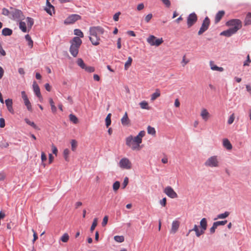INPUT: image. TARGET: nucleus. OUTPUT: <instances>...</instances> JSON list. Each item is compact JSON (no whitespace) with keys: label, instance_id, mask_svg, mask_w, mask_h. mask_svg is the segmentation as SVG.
<instances>
[{"label":"nucleus","instance_id":"0eeeda50","mask_svg":"<svg viewBox=\"0 0 251 251\" xmlns=\"http://www.w3.org/2000/svg\"><path fill=\"white\" fill-rule=\"evenodd\" d=\"M119 166L124 169H130L132 167V164L130 160L127 158H122L119 162Z\"/></svg>","mask_w":251,"mask_h":251},{"label":"nucleus","instance_id":"393cba45","mask_svg":"<svg viewBox=\"0 0 251 251\" xmlns=\"http://www.w3.org/2000/svg\"><path fill=\"white\" fill-rule=\"evenodd\" d=\"M194 231L196 232V236L197 237H200L201 235L203 234L202 231L201 230H199L198 226L197 225H195L194 227L192 229L189 230V232Z\"/></svg>","mask_w":251,"mask_h":251},{"label":"nucleus","instance_id":"7ed1b4c3","mask_svg":"<svg viewBox=\"0 0 251 251\" xmlns=\"http://www.w3.org/2000/svg\"><path fill=\"white\" fill-rule=\"evenodd\" d=\"M204 165L209 167H218L219 161L217 156H212L209 157L204 162Z\"/></svg>","mask_w":251,"mask_h":251},{"label":"nucleus","instance_id":"6ab92c4d","mask_svg":"<svg viewBox=\"0 0 251 251\" xmlns=\"http://www.w3.org/2000/svg\"><path fill=\"white\" fill-rule=\"evenodd\" d=\"M6 107L7 108L8 110L11 113H14V110L13 109L12 105L13 102L12 100L10 99H8L5 101Z\"/></svg>","mask_w":251,"mask_h":251},{"label":"nucleus","instance_id":"e433bc0d","mask_svg":"<svg viewBox=\"0 0 251 251\" xmlns=\"http://www.w3.org/2000/svg\"><path fill=\"white\" fill-rule=\"evenodd\" d=\"M70 151L68 149H65L63 151V156L66 161H69V155Z\"/></svg>","mask_w":251,"mask_h":251},{"label":"nucleus","instance_id":"20e7f679","mask_svg":"<svg viewBox=\"0 0 251 251\" xmlns=\"http://www.w3.org/2000/svg\"><path fill=\"white\" fill-rule=\"evenodd\" d=\"M10 18L19 21L23 19L24 15L21 10L11 7Z\"/></svg>","mask_w":251,"mask_h":251},{"label":"nucleus","instance_id":"de8ad7c7","mask_svg":"<svg viewBox=\"0 0 251 251\" xmlns=\"http://www.w3.org/2000/svg\"><path fill=\"white\" fill-rule=\"evenodd\" d=\"M41 160H42V163H43V165L44 167H45L46 165L44 163V162H45L47 160V158L46 155L44 151H42L41 152Z\"/></svg>","mask_w":251,"mask_h":251},{"label":"nucleus","instance_id":"412c9836","mask_svg":"<svg viewBox=\"0 0 251 251\" xmlns=\"http://www.w3.org/2000/svg\"><path fill=\"white\" fill-rule=\"evenodd\" d=\"M49 0H47V7L45 8V10L50 15H52V11L54 12V7L50 3Z\"/></svg>","mask_w":251,"mask_h":251},{"label":"nucleus","instance_id":"603ef678","mask_svg":"<svg viewBox=\"0 0 251 251\" xmlns=\"http://www.w3.org/2000/svg\"><path fill=\"white\" fill-rule=\"evenodd\" d=\"M2 14L5 16H10V10H8L5 8H3L2 10Z\"/></svg>","mask_w":251,"mask_h":251},{"label":"nucleus","instance_id":"3c124183","mask_svg":"<svg viewBox=\"0 0 251 251\" xmlns=\"http://www.w3.org/2000/svg\"><path fill=\"white\" fill-rule=\"evenodd\" d=\"M120 186V183L119 181H116L113 185V189L114 191H117Z\"/></svg>","mask_w":251,"mask_h":251},{"label":"nucleus","instance_id":"bf43d9fd","mask_svg":"<svg viewBox=\"0 0 251 251\" xmlns=\"http://www.w3.org/2000/svg\"><path fill=\"white\" fill-rule=\"evenodd\" d=\"M51 149L52 153L55 155H57L58 150L54 144L51 145Z\"/></svg>","mask_w":251,"mask_h":251},{"label":"nucleus","instance_id":"c9c22d12","mask_svg":"<svg viewBox=\"0 0 251 251\" xmlns=\"http://www.w3.org/2000/svg\"><path fill=\"white\" fill-rule=\"evenodd\" d=\"M229 212H228V211H226L225 213H222V214H219L218 216H217V219H225V218H226V217H227L229 215Z\"/></svg>","mask_w":251,"mask_h":251},{"label":"nucleus","instance_id":"423d86ee","mask_svg":"<svg viewBox=\"0 0 251 251\" xmlns=\"http://www.w3.org/2000/svg\"><path fill=\"white\" fill-rule=\"evenodd\" d=\"M147 42L151 46H159L163 43V40L162 38H157L153 35H150L147 39Z\"/></svg>","mask_w":251,"mask_h":251},{"label":"nucleus","instance_id":"7c9ffc66","mask_svg":"<svg viewBox=\"0 0 251 251\" xmlns=\"http://www.w3.org/2000/svg\"><path fill=\"white\" fill-rule=\"evenodd\" d=\"M245 25H249L251 24V13H249L245 19Z\"/></svg>","mask_w":251,"mask_h":251},{"label":"nucleus","instance_id":"4d7b16f0","mask_svg":"<svg viewBox=\"0 0 251 251\" xmlns=\"http://www.w3.org/2000/svg\"><path fill=\"white\" fill-rule=\"evenodd\" d=\"M189 62V59H186V55H184L183 56V59H182V60L181 61V64H182V66L183 67H184Z\"/></svg>","mask_w":251,"mask_h":251},{"label":"nucleus","instance_id":"0e129e2a","mask_svg":"<svg viewBox=\"0 0 251 251\" xmlns=\"http://www.w3.org/2000/svg\"><path fill=\"white\" fill-rule=\"evenodd\" d=\"M217 226L216 224L214 223L210 229V231L211 233H213L215 231V229L217 228Z\"/></svg>","mask_w":251,"mask_h":251},{"label":"nucleus","instance_id":"9d476101","mask_svg":"<svg viewBox=\"0 0 251 251\" xmlns=\"http://www.w3.org/2000/svg\"><path fill=\"white\" fill-rule=\"evenodd\" d=\"M81 16L77 14H72L69 16L64 21L65 24H72L75 22L76 21L80 20Z\"/></svg>","mask_w":251,"mask_h":251},{"label":"nucleus","instance_id":"a18cd8bd","mask_svg":"<svg viewBox=\"0 0 251 251\" xmlns=\"http://www.w3.org/2000/svg\"><path fill=\"white\" fill-rule=\"evenodd\" d=\"M26 41L28 42V45L31 47H33V41L29 35H26L25 36Z\"/></svg>","mask_w":251,"mask_h":251},{"label":"nucleus","instance_id":"49530a36","mask_svg":"<svg viewBox=\"0 0 251 251\" xmlns=\"http://www.w3.org/2000/svg\"><path fill=\"white\" fill-rule=\"evenodd\" d=\"M114 240L118 242L122 243L124 241V237L123 236H115Z\"/></svg>","mask_w":251,"mask_h":251},{"label":"nucleus","instance_id":"c85d7f7f","mask_svg":"<svg viewBox=\"0 0 251 251\" xmlns=\"http://www.w3.org/2000/svg\"><path fill=\"white\" fill-rule=\"evenodd\" d=\"M49 102L51 106V110L53 113H55L57 111V108L54 105V102L51 98L49 99Z\"/></svg>","mask_w":251,"mask_h":251},{"label":"nucleus","instance_id":"f03ea898","mask_svg":"<svg viewBox=\"0 0 251 251\" xmlns=\"http://www.w3.org/2000/svg\"><path fill=\"white\" fill-rule=\"evenodd\" d=\"M89 39L94 46L99 45L100 38L99 35H102L104 32V29L100 26L92 27L90 28Z\"/></svg>","mask_w":251,"mask_h":251},{"label":"nucleus","instance_id":"cd10ccee","mask_svg":"<svg viewBox=\"0 0 251 251\" xmlns=\"http://www.w3.org/2000/svg\"><path fill=\"white\" fill-rule=\"evenodd\" d=\"M12 34V30L8 28H4L2 30V34L4 36H10Z\"/></svg>","mask_w":251,"mask_h":251},{"label":"nucleus","instance_id":"c756f323","mask_svg":"<svg viewBox=\"0 0 251 251\" xmlns=\"http://www.w3.org/2000/svg\"><path fill=\"white\" fill-rule=\"evenodd\" d=\"M69 119L70 121L75 124H76L78 123V118L74 114H71L69 115Z\"/></svg>","mask_w":251,"mask_h":251},{"label":"nucleus","instance_id":"13d9d810","mask_svg":"<svg viewBox=\"0 0 251 251\" xmlns=\"http://www.w3.org/2000/svg\"><path fill=\"white\" fill-rule=\"evenodd\" d=\"M108 220V216H105L103 219V221H102V222L101 224L102 226H105L107 225Z\"/></svg>","mask_w":251,"mask_h":251},{"label":"nucleus","instance_id":"f3484780","mask_svg":"<svg viewBox=\"0 0 251 251\" xmlns=\"http://www.w3.org/2000/svg\"><path fill=\"white\" fill-rule=\"evenodd\" d=\"M237 31L236 30L232 29L231 27L227 30H225L221 32V35H224L226 37H230L232 35L235 34Z\"/></svg>","mask_w":251,"mask_h":251},{"label":"nucleus","instance_id":"a211bd4d","mask_svg":"<svg viewBox=\"0 0 251 251\" xmlns=\"http://www.w3.org/2000/svg\"><path fill=\"white\" fill-rule=\"evenodd\" d=\"M121 123L124 126H128L130 124V120L126 112H125L124 116L121 119Z\"/></svg>","mask_w":251,"mask_h":251},{"label":"nucleus","instance_id":"72a5a7b5","mask_svg":"<svg viewBox=\"0 0 251 251\" xmlns=\"http://www.w3.org/2000/svg\"><path fill=\"white\" fill-rule=\"evenodd\" d=\"M148 133L152 135H155L156 133L155 129L154 127L148 126L147 128Z\"/></svg>","mask_w":251,"mask_h":251},{"label":"nucleus","instance_id":"774afa93","mask_svg":"<svg viewBox=\"0 0 251 251\" xmlns=\"http://www.w3.org/2000/svg\"><path fill=\"white\" fill-rule=\"evenodd\" d=\"M6 175L3 172L0 173V181H3Z\"/></svg>","mask_w":251,"mask_h":251},{"label":"nucleus","instance_id":"58836bf2","mask_svg":"<svg viewBox=\"0 0 251 251\" xmlns=\"http://www.w3.org/2000/svg\"><path fill=\"white\" fill-rule=\"evenodd\" d=\"M77 65L82 69H84L85 68L86 65L84 63L83 60L81 58H78L77 60Z\"/></svg>","mask_w":251,"mask_h":251},{"label":"nucleus","instance_id":"f704fd0d","mask_svg":"<svg viewBox=\"0 0 251 251\" xmlns=\"http://www.w3.org/2000/svg\"><path fill=\"white\" fill-rule=\"evenodd\" d=\"M19 27L24 32H26V24L24 22H20L19 23Z\"/></svg>","mask_w":251,"mask_h":251},{"label":"nucleus","instance_id":"8fccbe9b","mask_svg":"<svg viewBox=\"0 0 251 251\" xmlns=\"http://www.w3.org/2000/svg\"><path fill=\"white\" fill-rule=\"evenodd\" d=\"M234 119H235V116H234V114L233 113L230 116V117H229V118L228 119V121H227L228 124V125L232 124L233 123Z\"/></svg>","mask_w":251,"mask_h":251},{"label":"nucleus","instance_id":"f257e3e1","mask_svg":"<svg viewBox=\"0 0 251 251\" xmlns=\"http://www.w3.org/2000/svg\"><path fill=\"white\" fill-rule=\"evenodd\" d=\"M145 135V131H141L138 134L133 137L130 135L126 138V146L131 148L133 151H139L141 149L140 144L142 142V138Z\"/></svg>","mask_w":251,"mask_h":251},{"label":"nucleus","instance_id":"a878e982","mask_svg":"<svg viewBox=\"0 0 251 251\" xmlns=\"http://www.w3.org/2000/svg\"><path fill=\"white\" fill-rule=\"evenodd\" d=\"M160 92L158 89H156L155 92L151 94V101H154L157 98L160 97Z\"/></svg>","mask_w":251,"mask_h":251},{"label":"nucleus","instance_id":"39448f33","mask_svg":"<svg viewBox=\"0 0 251 251\" xmlns=\"http://www.w3.org/2000/svg\"><path fill=\"white\" fill-rule=\"evenodd\" d=\"M226 25L232 26L231 28L237 31L242 27V22L239 19H232L227 21Z\"/></svg>","mask_w":251,"mask_h":251},{"label":"nucleus","instance_id":"2eb2a0df","mask_svg":"<svg viewBox=\"0 0 251 251\" xmlns=\"http://www.w3.org/2000/svg\"><path fill=\"white\" fill-rule=\"evenodd\" d=\"M33 89L34 92L35 93V95L37 96V97L39 98V99H42V96L40 93V88L36 83V82L34 81L33 83Z\"/></svg>","mask_w":251,"mask_h":251},{"label":"nucleus","instance_id":"5fc2aeb1","mask_svg":"<svg viewBox=\"0 0 251 251\" xmlns=\"http://www.w3.org/2000/svg\"><path fill=\"white\" fill-rule=\"evenodd\" d=\"M86 71L89 73L94 72L95 71V68L91 66H85V68L84 69Z\"/></svg>","mask_w":251,"mask_h":251},{"label":"nucleus","instance_id":"5701e85b","mask_svg":"<svg viewBox=\"0 0 251 251\" xmlns=\"http://www.w3.org/2000/svg\"><path fill=\"white\" fill-rule=\"evenodd\" d=\"M200 226L203 234L207 228V221L205 218H202L200 221Z\"/></svg>","mask_w":251,"mask_h":251},{"label":"nucleus","instance_id":"aec40b11","mask_svg":"<svg viewBox=\"0 0 251 251\" xmlns=\"http://www.w3.org/2000/svg\"><path fill=\"white\" fill-rule=\"evenodd\" d=\"M209 65L210 67V69L213 71L218 72H223L224 71L223 68L218 67L214 64V62L212 61H210Z\"/></svg>","mask_w":251,"mask_h":251},{"label":"nucleus","instance_id":"4be33fe9","mask_svg":"<svg viewBox=\"0 0 251 251\" xmlns=\"http://www.w3.org/2000/svg\"><path fill=\"white\" fill-rule=\"evenodd\" d=\"M223 145L228 150H230L232 148V146L227 139H224L223 140Z\"/></svg>","mask_w":251,"mask_h":251},{"label":"nucleus","instance_id":"b1692460","mask_svg":"<svg viewBox=\"0 0 251 251\" xmlns=\"http://www.w3.org/2000/svg\"><path fill=\"white\" fill-rule=\"evenodd\" d=\"M225 15V11L223 10L219 11L216 15L215 18V23H218L221 20Z\"/></svg>","mask_w":251,"mask_h":251},{"label":"nucleus","instance_id":"c03bdc74","mask_svg":"<svg viewBox=\"0 0 251 251\" xmlns=\"http://www.w3.org/2000/svg\"><path fill=\"white\" fill-rule=\"evenodd\" d=\"M25 121L26 124L33 127L34 129L37 128V126L35 124V123L33 122H31L26 118L25 119Z\"/></svg>","mask_w":251,"mask_h":251},{"label":"nucleus","instance_id":"338daca9","mask_svg":"<svg viewBox=\"0 0 251 251\" xmlns=\"http://www.w3.org/2000/svg\"><path fill=\"white\" fill-rule=\"evenodd\" d=\"M251 62V60L250 58V56L248 54V56H247V60L246 61H245L244 63V66H249V63H250Z\"/></svg>","mask_w":251,"mask_h":251},{"label":"nucleus","instance_id":"ea45409f","mask_svg":"<svg viewBox=\"0 0 251 251\" xmlns=\"http://www.w3.org/2000/svg\"><path fill=\"white\" fill-rule=\"evenodd\" d=\"M26 23L27 26L29 28H31L34 24V20L31 18L27 17L26 19Z\"/></svg>","mask_w":251,"mask_h":251},{"label":"nucleus","instance_id":"9b49d317","mask_svg":"<svg viewBox=\"0 0 251 251\" xmlns=\"http://www.w3.org/2000/svg\"><path fill=\"white\" fill-rule=\"evenodd\" d=\"M164 193L169 197L174 199L177 197V194L171 186L166 187L164 190Z\"/></svg>","mask_w":251,"mask_h":251},{"label":"nucleus","instance_id":"4c0bfd02","mask_svg":"<svg viewBox=\"0 0 251 251\" xmlns=\"http://www.w3.org/2000/svg\"><path fill=\"white\" fill-rule=\"evenodd\" d=\"M70 52L74 57H76L78 54V48H70Z\"/></svg>","mask_w":251,"mask_h":251},{"label":"nucleus","instance_id":"6e6d98bb","mask_svg":"<svg viewBox=\"0 0 251 251\" xmlns=\"http://www.w3.org/2000/svg\"><path fill=\"white\" fill-rule=\"evenodd\" d=\"M163 3L167 8H169L171 6V1L170 0H161Z\"/></svg>","mask_w":251,"mask_h":251},{"label":"nucleus","instance_id":"864d4df0","mask_svg":"<svg viewBox=\"0 0 251 251\" xmlns=\"http://www.w3.org/2000/svg\"><path fill=\"white\" fill-rule=\"evenodd\" d=\"M227 220L225 221H217L216 222H214V223L216 224L217 226L218 227L219 226H223L226 225L227 223Z\"/></svg>","mask_w":251,"mask_h":251},{"label":"nucleus","instance_id":"37998d69","mask_svg":"<svg viewBox=\"0 0 251 251\" xmlns=\"http://www.w3.org/2000/svg\"><path fill=\"white\" fill-rule=\"evenodd\" d=\"M98 224V219L95 218L90 228V231L93 232Z\"/></svg>","mask_w":251,"mask_h":251},{"label":"nucleus","instance_id":"79ce46f5","mask_svg":"<svg viewBox=\"0 0 251 251\" xmlns=\"http://www.w3.org/2000/svg\"><path fill=\"white\" fill-rule=\"evenodd\" d=\"M71 144L72 150L74 151H75L76 149L77 146L76 141L75 140H72L71 142Z\"/></svg>","mask_w":251,"mask_h":251},{"label":"nucleus","instance_id":"473e14b6","mask_svg":"<svg viewBox=\"0 0 251 251\" xmlns=\"http://www.w3.org/2000/svg\"><path fill=\"white\" fill-rule=\"evenodd\" d=\"M111 114L109 113L106 118H105V125L107 127H108L109 126L111 125Z\"/></svg>","mask_w":251,"mask_h":251},{"label":"nucleus","instance_id":"69168bd1","mask_svg":"<svg viewBox=\"0 0 251 251\" xmlns=\"http://www.w3.org/2000/svg\"><path fill=\"white\" fill-rule=\"evenodd\" d=\"M5 120L3 118H0V127L3 128L5 126Z\"/></svg>","mask_w":251,"mask_h":251},{"label":"nucleus","instance_id":"6e6552de","mask_svg":"<svg viewBox=\"0 0 251 251\" xmlns=\"http://www.w3.org/2000/svg\"><path fill=\"white\" fill-rule=\"evenodd\" d=\"M22 98L24 100L25 105L26 106L27 109L31 112L32 111V107L31 102H30L27 95L25 91H23L21 92Z\"/></svg>","mask_w":251,"mask_h":251},{"label":"nucleus","instance_id":"a19ab883","mask_svg":"<svg viewBox=\"0 0 251 251\" xmlns=\"http://www.w3.org/2000/svg\"><path fill=\"white\" fill-rule=\"evenodd\" d=\"M74 34L77 36L79 38H82L84 36L83 32L79 29H75Z\"/></svg>","mask_w":251,"mask_h":251},{"label":"nucleus","instance_id":"09e8293b","mask_svg":"<svg viewBox=\"0 0 251 251\" xmlns=\"http://www.w3.org/2000/svg\"><path fill=\"white\" fill-rule=\"evenodd\" d=\"M69 239V236L67 233L64 234L61 237V240L63 242L66 243L68 242Z\"/></svg>","mask_w":251,"mask_h":251},{"label":"nucleus","instance_id":"680f3d73","mask_svg":"<svg viewBox=\"0 0 251 251\" xmlns=\"http://www.w3.org/2000/svg\"><path fill=\"white\" fill-rule=\"evenodd\" d=\"M120 14L121 13L120 12L115 13L113 16V20L116 22L118 21Z\"/></svg>","mask_w":251,"mask_h":251},{"label":"nucleus","instance_id":"e2e57ef3","mask_svg":"<svg viewBox=\"0 0 251 251\" xmlns=\"http://www.w3.org/2000/svg\"><path fill=\"white\" fill-rule=\"evenodd\" d=\"M152 15L151 14H148L145 18V21L147 22V23H148L150 22V21L151 20V19L152 18Z\"/></svg>","mask_w":251,"mask_h":251},{"label":"nucleus","instance_id":"bb28decb","mask_svg":"<svg viewBox=\"0 0 251 251\" xmlns=\"http://www.w3.org/2000/svg\"><path fill=\"white\" fill-rule=\"evenodd\" d=\"M139 105L142 109L147 110L150 109V107L149 106L148 103L145 100H143L140 102L139 103Z\"/></svg>","mask_w":251,"mask_h":251},{"label":"nucleus","instance_id":"dca6fc26","mask_svg":"<svg viewBox=\"0 0 251 251\" xmlns=\"http://www.w3.org/2000/svg\"><path fill=\"white\" fill-rule=\"evenodd\" d=\"M179 226V222L177 221H174L172 222V227L170 231L171 233H175Z\"/></svg>","mask_w":251,"mask_h":251},{"label":"nucleus","instance_id":"ddd939ff","mask_svg":"<svg viewBox=\"0 0 251 251\" xmlns=\"http://www.w3.org/2000/svg\"><path fill=\"white\" fill-rule=\"evenodd\" d=\"M200 116H201L202 120L207 122L210 118L211 115L205 108H202L201 111Z\"/></svg>","mask_w":251,"mask_h":251},{"label":"nucleus","instance_id":"052dcab7","mask_svg":"<svg viewBox=\"0 0 251 251\" xmlns=\"http://www.w3.org/2000/svg\"><path fill=\"white\" fill-rule=\"evenodd\" d=\"M128 178L127 177H126L124 178V182H123V184H122V186H123V189H124V188H125L126 187V186L128 184Z\"/></svg>","mask_w":251,"mask_h":251},{"label":"nucleus","instance_id":"2f4dec72","mask_svg":"<svg viewBox=\"0 0 251 251\" xmlns=\"http://www.w3.org/2000/svg\"><path fill=\"white\" fill-rule=\"evenodd\" d=\"M132 62V59L131 57H128L127 61L125 63V69L127 70L129 67L131 66Z\"/></svg>","mask_w":251,"mask_h":251},{"label":"nucleus","instance_id":"4468645a","mask_svg":"<svg viewBox=\"0 0 251 251\" xmlns=\"http://www.w3.org/2000/svg\"><path fill=\"white\" fill-rule=\"evenodd\" d=\"M71 47H79L82 43V41L78 37H75L71 41Z\"/></svg>","mask_w":251,"mask_h":251},{"label":"nucleus","instance_id":"f8f14e48","mask_svg":"<svg viewBox=\"0 0 251 251\" xmlns=\"http://www.w3.org/2000/svg\"><path fill=\"white\" fill-rule=\"evenodd\" d=\"M197 21V16L195 13L190 14L187 18V25L188 27L192 26Z\"/></svg>","mask_w":251,"mask_h":251},{"label":"nucleus","instance_id":"1a4fd4ad","mask_svg":"<svg viewBox=\"0 0 251 251\" xmlns=\"http://www.w3.org/2000/svg\"><path fill=\"white\" fill-rule=\"evenodd\" d=\"M209 25L210 20L206 17L203 21L202 25L198 32V34L200 35L205 32L208 28Z\"/></svg>","mask_w":251,"mask_h":251}]
</instances>
